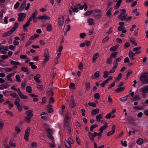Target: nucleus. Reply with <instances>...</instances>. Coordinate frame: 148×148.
<instances>
[{"mask_svg":"<svg viewBox=\"0 0 148 148\" xmlns=\"http://www.w3.org/2000/svg\"><path fill=\"white\" fill-rule=\"evenodd\" d=\"M140 80L141 83L143 84H148V73L143 74L140 77Z\"/></svg>","mask_w":148,"mask_h":148,"instance_id":"obj_1","label":"nucleus"},{"mask_svg":"<svg viewBox=\"0 0 148 148\" xmlns=\"http://www.w3.org/2000/svg\"><path fill=\"white\" fill-rule=\"evenodd\" d=\"M120 10L121 12L120 15L118 16V18L121 21H123L126 19L127 16V14H125L126 10L125 9H121Z\"/></svg>","mask_w":148,"mask_h":148,"instance_id":"obj_2","label":"nucleus"},{"mask_svg":"<svg viewBox=\"0 0 148 148\" xmlns=\"http://www.w3.org/2000/svg\"><path fill=\"white\" fill-rule=\"evenodd\" d=\"M33 111L32 110H29L26 112L25 114L27 116L25 118V121L27 123H29L30 122L31 119L33 116Z\"/></svg>","mask_w":148,"mask_h":148,"instance_id":"obj_3","label":"nucleus"},{"mask_svg":"<svg viewBox=\"0 0 148 148\" xmlns=\"http://www.w3.org/2000/svg\"><path fill=\"white\" fill-rule=\"evenodd\" d=\"M11 89L15 90L17 91L20 97L23 99H26L28 98V97L27 96L24 95L21 92L20 88L17 89L14 87L12 86L11 87Z\"/></svg>","mask_w":148,"mask_h":148,"instance_id":"obj_4","label":"nucleus"},{"mask_svg":"<svg viewBox=\"0 0 148 148\" xmlns=\"http://www.w3.org/2000/svg\"><path fill=\"white\" fill-rule=\"evenodd\" d=\"M37 14L38 11L37 10H36L32 14L31 16L29 17V19H30V21H31L33 20L34 22H36L37 20L36 16Z\"/></svg>","mask_w":148,"mask_h":148,"instance_id":"obj_5","label":"nucleus"},{"mask_svg":"<svg viewBox=\"0 0 148 148\" xmlns=\"http://www.w3.org/2000/svg\"><path fill=\"white\" fill-rule=\"evenodd\" d=\"M64 18L63 16H61L58 18L59 21L58 23V26L62 27L63 26L64 22Z\"/></svg>","mask_w":148,"mask_h":148,"instance_id":"obj_6","label":"nucleus"},{"mask_svg":"<svg viewBox=\"0 0 148 148\" xmlns=\"http://www.w3.org/2000/svg\"><path fill=\"white\" fill-rule=\"evenodd\" d=\"M102 15V10H96L95 11L94 16L96 18H99Z\"/></svg>","mask_w":148,"mask_h":148,"instance_id":"obj_7","label":"nucleus"},{"mask_svg":"<svg viewBox=\"0 0 148 148\" xmlns=\"http://www.w3.org/2000/svg\"><path fill=\"white\" fill-rule=\"evenodd\" d=\"M18 20L19 21H23L26 16V14L24 13H21L18 14Z\"/></svg>","mask_w":148,"mask_h":148,"instance_id":"obj_8","label":"nucleus"},{"mask_svg":"<svg viewBox=\"0 0 148 148\" xmlns=\"http://www.w3.org/2000/svg\"><path fill=\"white\" fill-rule=\"evenodd\" d=\"M30 130V128L29 127H28L25 130L24 138L26 141H28L29 140L28 137L29 135Z\"/></svg>","mask_w":148,"mask_h":148,"instance_id":"obj_9","label":"nucleus"},{"mask_svg":"<svg viewBox=\"0 0 148 148\" xmlns=\"http://www.w3.org/2000/svg\"><path fill=\"white\" fill-rule=\"evenodd\" d=\"M14 31L15 29H12L7 32L4 33L3 35V36L4 37L9 36L11 35Z\"/></svg>","mask_w":148,"mask_h":148,"instance_id":"obj_10","label":"nucleus"},{"mask_svg":"<svg viewBox=\"0 0 148 148\" xmlns=\"http://www.w3.org/2000/svg\"><path fill=\"white\" fill-rule=\"evenodd\" d=\"M38 18L39 19L44 20H49L51 19L50 17L47 16L46 14H44L43 16H39L38 17Z\"/></svg>","mask_w":148,"mask_h":148,"instance_id":"obj_11","label":"nucleus"},{"mask_svg":"<svg viewBox=\"0 0 148 148\" xmlns=\"http://www.w3.org/2000/svg\"><path fill=\"white\" fill-rule=\"evenodd\" d=\"M26 5V2L25 0H24L23 3L19 8V10L20 12L22 11L24 8L25 9Z\"/></svg>","mask_w":148,"mask_h":148,"instance_id":"obj_12","label":"nucleus"},{"mask_svg":"<svg viewBox=\"0 0 148 148\" xmlns=\"http://www.w3.org/2000/svg\"><path fill=\"white\" fill-rule=\"evenodd\" d=\"M31 21H30V19H28V21L23 26V29L24 30L25 32H27V27H28Z\"/></svg>","mask_w":148,"mask_h":148,"instance_id":"obj_13","label":"nucleus"},{"mask_svg":"<svg viewBox=\"0 0 148 148\" xmlns=\"http://www.w3.org/2000/svg\"><path fill=\"white\" fill-rule=\"evenodd\" d=\"M147 85H146L141 88L140 90V91L143 94H145L147 93Z\"/></svg>","mask_w":148,"mask_h":148,"instance_id":"obj_14","label":"nucleus"},{"mask_svg":"<svg viewBox=\"0 0 148 148\" xmlns=\"http://www.w3.org/2000/svg\"><path fill=\"white\" fill-rule=\"evenodd\" d=\"M44 56L45 58H47L49 59L50 56L49 53V51L47 49H45Z\"/></svg>","mask_w":148,"mask_h":148,"instance_id":"obj_15","label":"nucleus"},{"mask_svg":"<svg viewBox=\"0 0 148 148\" xmlns=\"http://www.w3.org/2000/svg\"><path fill=\"white\" fill-rule=\"evenodd\" d=\"M53 90V88H48L47 92V94L49 95H51L52 96L54 95V93L53 91H52Z\"/></svg>","mask_w":148,"mask_h":148,"instance_id":"obj_16","label":"nucleus"},{"mask_svg":"<svg viewBox=\"0 0 148 148\" xmlns=\"http://www.w3.org/2000/svg\"><path fill=\"white\" fill-rule=\"evenodd\" d=\"M141 49V47H135L133 49V50L135 52V54H138L140 53L141 51L139 50Z\"/></svg>","mask_w":148,"mask_h":148,"instance_id":"obj_17","label":"nucleus"},{"mask_svg":"<svg viewBox=\"0 0 148 148\" xmlns=\"http://www.w3.org/2000/svg\"><path fill=\"white\" fill-rule=\"evenodd\" d=\"M14 75V73H10L7 76V78L8 80L10 82H12L13 81L12 77Z\"/></svg>","mask_w":148,"mask_h":148,"instance_id":"obj_18","label":"nucleus"},{"mask_svg":"<svg viewBox=\"0 0 148 148\" xmlns=\"http://www.w3.org/2000/svg\"><path fill=\"white\" fill-rule=\"evenodd\" d=\"M108 123H106L105 125L101 126L99 129V131L100 133H103V130L106 129L108 127L107 125Z\"/></svg>","mask_w":148,"mask_h":148,"instance_id":"obj_19","label":"nucleus"},{"mask_svg":"<svg viewBox=\"0 0 148 148\" xmlns=\"http://www.w3.org/2000/svg\"><path fill=\"white\" fill-rule=\"evenodd\" d=\"M115 125H113L112 127V130L108 133L107 134L108 136H110L113 134L115 132Z\"/></svg>","mask_w":148,"mask_h":148,"instance_id":"obj_20","label":"nucleus"},{"mask_svg":"<svg viewBox=\"0 0 148 148\" xmlns=\"http://www.w3.org/2000/svg\"><path fill=\"white\" fill-rule=\"evenodd\" d=\"M41 77L40 75L39 74H37L36 76L34 77V79L36 82L38 83L40 82V80L39 79Z\"/></svg>","mask_w":148,"mask_h":148,"instance_id":"obj_21","label":"nucleus"},{"mask_svg":"<svg viewBox=\"0 0 148 148\" xmlns=\"http://www.w3.org/2000/svg\"><path fill=\"white\" fill-rule=\"evenodd\" d=\"M99 112V109L98 108H96L93 109L92 110L91 114L92 115H94L98 113Z\"/></svg>","mask_w":148,"mask_h":148,"instance_id":"obj_22","label":"nucleus"},{"mask_svg":"<svg viewBox=\"0 0 148 148\" xmlns=\"http://www.w3.org/2000/svg\"><path fill=\"white\" fill-rule=\"evenodd\" d=\"M41 117L43 119H46L47 118V113L42 112L41 114Z\"/></svg>","mask_w":148,"mask_h":148,"instance_id":"obj_23","label":"nucleus"},{"mask_svg":"<svg viewBox=\"0 0 148 148\" xmlns=\"http://www.w3.org/2000/svg\"><path fill=\"white\" fill-rule=\"evenodd\" d=\"M122 0H119L118 1L114 7L115 9H117L119 8L122 2Z\"/></svg>","mask_w":148,"mask_h":148,"instance_id":"obj_24","label":"nucleus"},{"mask_svg":"<svg viewBox=\"0 0 148 148\" xmlns=\"http://www.w3.org/2000/svg\"><path fill=\"white\" fill-rule=\"evenodd\" d=\"M76 105V104L75 102L74 99H72L70 102V107L71 108H73Z\"/></svg>","mask_w":148,"mask_h":148,"instance_id":"obj_25","label":"nucleus"},{"mask_svg":"<svg viewBox=\"0 0 148 148\" xmlns=\"http://www.w3.org/2000/svg\"><path fill=\"white\" fill-rule=\"evenodd\" d=\"M65 145L67 148H70L71 147V143L68 140H65L64 141Z\"/></svg>","mask_w":148,"mask_h":148,"instance_id":"obj_26","label":"nucleus"},{"mask_svg":"<svg viewBox=\"0 0 148 148\" xmlns=\"http://www.w3.org/2000/svg\"><path fill=\"white\" fill-rule=\"evenodd\" d=\"M125 89V88L124 87H120L116 89L115 90V91L118 93H119L123 91Z\"/></svg>","mask_w":148,"mask_h":148,"instance_id":"obj_27","label":"nucleus"},{"mask_svg":"<svg viewBox=\"0 0 148 148\" xmlns=\"http://www.w3.org/2000/svg\"><path fill=\"white\" fill-rule=\"evenodd\" d=\"M70 28L71 27L69 25H65L64 26L63 30L64 31L68 32L70 30Z\"/></svg>","mask_w":148,"mask_h":148,"instance_id":"obj_28","label":"nucleus"},{"mask_svg":"<svg viewBox=\"0 0 148 148\" xmlns=\"http://www.w3.org/2000/svg\"><path fill=\"white\" fill-rule=\"evenodd\" d=\"M102 119V115L101 114H99L97 115L96 116V119L97 121L98 122H100L101 119Z\"/></svg>","mask_w":148,"mask_h":148,"instance_id":"obj_29","label":"nucleus"},{"mask_svg":"<svg viewBox=\"0 0 148 148\" xmlns=\"http://www.w3.org/2000/svg\"><path fill=\"white\" fill-rule=\"evenodd\" d=\"M71 9L72 10H69V12L70 14H71L72 12H78V10L77 8H74L73 7H72Z\"/></svg>","mask_w":148,"mask_h":148,"instance_id":"obj_30","label":"nucleus"},{"mask_svg":"<svg viewBox=\"0 0 148 148\" xmlns=\"http://www.w3.org/2000/svg\"><path fill=\"white\" fill-rule=\"evenodd\" d=\"M117 66H118L117 65H114L112 68L110 70L109 72L110 73H114L115 72V70L116 69Z\"/></svg>","mask_w":148,"mask_h":148,"instance_id":"obj_31","label":"nucleus"},{"mask_svg":"<svg viewBox=\"0 0 148 148\" xmlns=\"http://www.w3.org/2000/svg\"><path fill=\"white\" fill-rule=\"evenodd\" d=\"M99 76V74L98 71H96L94 74V75L92 76V78L94 79L98 78Z\"/></svg>","mask_w":148,"mask_h":148,"instance_id":"obj_32","label":"nucleus"},{"mask_svg":"<svg viewBox=\"0 0 148 148\" xmlns=\"http://www.w3.org/2000/svg\"><path fill=\"white\" fill-rule=\"evenodd\" d=\"M119 46L116 45L115 46L112 47L110 48V51H114L116 50L118 48Z\"/></svg>","mask_w":148,"mask_h":148,"instance_id":"obj_33","label":"nucleus"},{"mask_svg":"<svg viewBox=\"0 0 148 148\" xmlns=\"http://www.w3.org/2000/svg\"><path fill=\"white\" fill-rule=\"evenodd\" d=\"M26 91L27 92L31 93L32 92V88L30 86H27L26 87Z\"/></svg>","mask_w":148,"mask_h":148,"instance_id":"obj_34","label":"nucleus"},{"mask_svg":"<svg viewBox=\"0 0 148 148\" xmlns=\"http://www.w3.org/2000/svg\"><path fill=\"white\" fill-rule=\"evenodd\" d=\"M99 57V54L98 53H96L93 56V61L94 62Z\"/></svg>","mask_w":148,"mask_h":148,"instance_id":"obj_35","label":"nucleus"},{"mask_svg":"<svg viewBox=\"0 0 148 148\" xmlns=\"http://www.w3.org/2000/svg\"><path fill=\"white\" fill-rule=\"evenodd\" d=\"M129 96V95H127L126 96L121 98L120 99V100L122 102H124L126 101Z\"/></svg>","mask_w":148,"mask_h":148,"instance_id":"obj_36","label":"nucleus"},{"mask_svg":"<svg viewBox=\"0 0 148 148\" xmlns=\"http://www.w3.org/2000/svg\"><path fill=\"white\" fill-rule=\"evenodd\" d=\"M8 87V85L6 84H4L1 85V87H0V89L3 90L4 89L7 88Z\"/></svg>","mask_w":148,"mask_h":148,"instance_id":"obj_37","label":"nucleus"},{"mask_svg":"<svg viewBox=\"0 0 148 148\" xmlns=\"http://www.w3.org/2000/svg\"><path fill=\"white\" fill-rule=\"evenodd\" d=\"M5 14V12L4 10H2L0 12V20H2L3 17V14Z\"/></svg>","mask_w":148,"mask_h":148,"instance_id":"obj_38","label":"nucleus"},{"mask_svg":"<svg viewBox=\"0 0 148 148\" xmlns=\"http://www.w3.org/2000/svg\"><path fill=\"white\" fill-rule=\"evenodd\" d=\"M143 142V141L141 138H139L137 140V143L139 145L142 144Z\"/></svg>","mask_w":148,"mask_h":148,"instance_id":"obj_39","label":"nucleus"},{"mask_svg":"<svg viewBox=\"0 0 148 148\" xmlns=\"http://www.w3.org/2000/svg\"><path fill=\"white\" fill-rule=\"evenodd\" d=\"M98 126V125L96 124H95L93 125H91L90 127V130L91 131H92L94 129H95Z\"/></svg>","mask_w":148,"mask_h":148,"instance_id":"obj_40","label":"nucleus"},{"mask_svg":"<svg viewBox=\"0 0 148 148\" xmlns=\"http://www.w3.org/2000/svg\"><path fill=\"white\" fill-rule=\"evenodd\" d=\"M85 86L86 89L88 90H89L90 88V85L89 83L87 82L85 84Z\"/></svg>","mask_w":148,"mask_h":148,"instance_id":"obj_41","label":"nucleus"},{"mask_svg":"<svg viewBox=\"0 0 148 148\" xmlns=\"http://www.w3.org/2000/svg\"><path fill=\"white\" fill-rule=\"evenodd\" d=\"M112 59L110 57V58H108L107 59V61H106V62L108 64L110 65L112 64Z\"/></svg>","mask_w":148,"mask_h":148,"instance_id":"obj_42","label":"nucleus"},{"mask_svg":"<svg viewBox=\"0 0 148 148\" xmlns=\"http://www.w3.org/2000/svg\"><path fill=\"white\" fill-rule=\"evenodd\" d=\"M123 58V57L122 56H120L119 58H117L116 59V65H117V66H118V62H119L120 60H121Z\"/></svg>","mask_w":148,"mask_h":148,"instance_id":"obj_43","label":"nucleus"},{"mask_svg":"<svg viewBox=\"0 0 148 148\" xmlns=\"http://www.w3.org/2000/svg\"><path fill=\"white\" fill-rule=\"evenodd\" d=\"M16 100L14 102V103L16 105H20L19 103L20 102V99L19 98V97H18V98H16Z\"/></svg>","mask_w":148,"mask_h":148,"instance_id":"obj_44","label":"nucleus"},{"mask_svg":"<svg viewBox=\"0 0 148 148\" xmlns=\"http://www.w3.org/2000/svg\"><path fill=\"white\" fill-rule=\"evenodd\" d=\"M109 73L107 71H105L103 72V77L105 78H107L109 75Z\"/></svg>","mask_w":148,"mask_h":148,"instance_id":"obj_45","label":"nucleus"},{"mask_svg":"<svg viewBox=\"0 0 148 148\" xmlns=\"http://www.w3.org/2000/svg\"><path fill=\"white\" fill-rule=\"evenodd\" d=\"M49 103L51 104H53L55 102L54 98L53 97H51L49 100Z\"/></svg>","mask_w":148,"mask_h":148,"instance_id":"obj_46","label":"nucleus"},{"mask_svg":"<svg viewBox=\"0 0 148 148\" xmlns=\"http://www.w3.org/2000/svg\"><path fill=\"white\" fill-rule=\"evenodd\" d=\"M135 54V53H133L131 50L129 51V57H134Z\"/></svg>","mask_w":148,"mask_h":148,"instance_id":"obj_47","label":"nucleus"},{"mask_svg":"<svg viewBox=\"0 0 148 148\" xmlns=\"http://www.w3.org/2000/svg\"><path fill=\"white\" fill-rule=\"evenodd\" d=\"M47 30L49 32H50L52 30V27L51 25L49 24L47 25Z\"/></svg>","mask_w":148,"mask_h":148,"instance_id":"obj_48","label":"nucleus"},{"mask_svg":"<svg viewBox=\"0 0 148 148\" xmlns=\"http://www.w3.org/2000/svg\"><path fill=\"white\" fill-rule=\"evenodd\" d=\"M112 10L111 8H110L106 12V15L107 16H110L111 15V11Z\"/></svg>","mask_w":148,"mask_h":148,"instance_id":"obj_49","label":"nucleus"},{"mask_svg":"<svg viewBox=\"0 0 148 148\" xmlns=\"http://www.w3.org/2000/svg\"><path fill=\"white\" fill-rule=\"evenodd\" d=\"M118 54V52H115L112 53L110 55V57L112 58H115V57Z\"/></svg>","mask_w":148,"mask_h":148,"instance_id":"obj_50","label":"nucleus"},{"mask_svg":"<svg viewBox=\"0 0 148 148\" xmlns=\"http://www.w3.org/2000/svg\"><path fill=\"white\" fill-rule=\"evenodd\" d=\"M68 120H69V119H64V124H65V125L66 127L69 126V123L68 121Z\"/></svg>","mask_w":148,"mask_h":148,"instance_id":"obj_51","label":"nucleus"},{"mask_svg":"<svg viewBox=\"0 0 148 148\" xmlns=\"http://www.w3.org/2000/svg\"><path fill=\"white\" fill-rule=\"evenodd\" d=\"M93 20L92 18H88V22L89 23V25H93Z\"/></svg>","mask_w":148,"mask_h":148,"instance_id":"obj_52","label":"nucleus"},{"mask_svg":"<svg viewBox=\"0 0 148 148\" xmlns=\"http://www.w3.org/2000/svg\"><path fill=\"white\" fill-rule=\"evenodd\" d=\"M25 34H19V35L21 37V40H23L25 39V36H24Z\"/></svg>","mask_w":148,"mask_h":148,"instance_id":"obj_53","label":"nucleus"},{"mask_svg":"<svg viewBox=\"0 0 148 148\" xmlns=\"http://www.w3.org/2000/svg\"><path fill=\"white\" fill-rule=\"evenodd\" d=\"M10 95L14 98H18V95L16 93H12L10 94Z\"/></svg>","mask_w":148,"mask_h":148,"instance_id":"obj_54","label":"nucleus"},{"mask_svg":"<svg viewBox=\"0 0 148 148\" xmlns=\"http://www.w3.org/2000/svg\"><path fill=\"white\" fill-rule=\"evenodd\" d=\"M18 26V23H15L14 25V27L12 29H14L15 31L16 29H17Z\"/></svg>","mask_w":148,"mask_h":148,"instance_id":"obj_55","label":"nucleus"},{"mask_svg":"<svg viewBox=\"0 0 148 148\" xmlns=\"http://www.w3.org/2000/svg\"><path fill=\"white\" fill-rule=\"evenodd\" d=\"M88 135L91 139L92 141L93 140L94 138V135H93L90 132L88 133Z\"/></svg>","mask_w":148,"mask_h":148,"instance_id":"obj_56","label":"nucleus"},{"mask_svg":"<svg viewBox=\"0 0 148 148\" xmlns=\"http://www.w3.org/2000/svg\"><path fill=\"white\" fill-rule=\"evenodd\" d=\"M88 105L90 106H92L93 107H95L96 106V104L94 102L90 103H88Z\"/></svg>","mask_w":148,"mask_h":148,"instance_id":"obj_57","label":"nucleus"},{"mask_svg":"<svg viewBox=\"0 0 148 148\" xmlns=\"http://www.w3.org/2000/svg\"><path fill=\"white\" fill-rule=\"evenodd\" d=\"M11 64L14 65H18L20 64L18 62H16L14 61H12Z\"/></svg>","mask_w":148,"mask_h":148,"instance_id":"obj_58","label":"nucleus"},{"mask_svg":"<svg viewBox=\"0 0 148 148\" xmlns=\"http://www.w3.org/2000/svg\"><path fill=\"white\" fill-rule=\"evenodd\" d=\"M37 88L40 90H43V86L42 85H38Z\"/></svg>","mask_w":148,"mask_h":148,"instance_id":"obj_59","label":"nucleus"},{"mask_svg":"<svg viewBox=\"0 0 148 148\" xmlns=\"http://www.w3.org/2000/svg\"><path fill=\"white\" fill-rule=\"evenodd\" d=\"M109 39V38L108 36H106L105 38H104L102 41V42L104 43L106 42Z\"/></svg>","mask_w":148,"mask_h":148,"instance_id":"obj_60","label":"nucleus"},{"mask_svg":"<svg viewBox=\"0 0 148 148\" xmlns=\"http://www.w3.org/2000/svg\"><path fill=\"white\" fill-rule=\"evenodd\" d=\"M16 79L17 81L18 82L21 81V78L19 75H17L16 76Z\"/></svg>","mask_w":148,"mask_h":148,"instance_id":"obj_61","label":"nucleus"},{"mask_svg":"<svg viewBox=\"0 0 148 148\" xmlns=\"http://www.w3.org/2000/svg\"><path fill=\"white\" fill-rule=\"evenodd\" d=\"M49 60V59H48V58H45L44 60L43 61V62H42V64L43 65H45L47 62V61Z\"/></svg>","mask_w":148,"mask_h":148,"instance_id":"obj_62","label":"nucleus"},{"mask_svg":"<svg viewBox=\"0 0 148 148\" xmlns=\"http://www.w3.org/2000/svg\"><path fill=\"white\" fill-rule=\"evenodd\" d=\"M92 12L93 11H87L86 13H85V15L86 16L90 15L92 14Z\"/></svg>","mask_w":148,"mask_h":148,"instance_id":"obj_63","label":"nucleus"},{"mask_svg":"<svg viewBox=\"0 0 148 148\" xmlns=\"http://www.w3.org/2000/svg\"><path fill=\"white\" fill-rule=\"evenodd\" d=\"M94 96L95 98L97 99H98L100 98V95L99 93L95 94L94 95Z\"/></svg>","mask_w":148,"mask_h":148,"instance_id":"obj_64","label":"nucleus"}]
</instances>
